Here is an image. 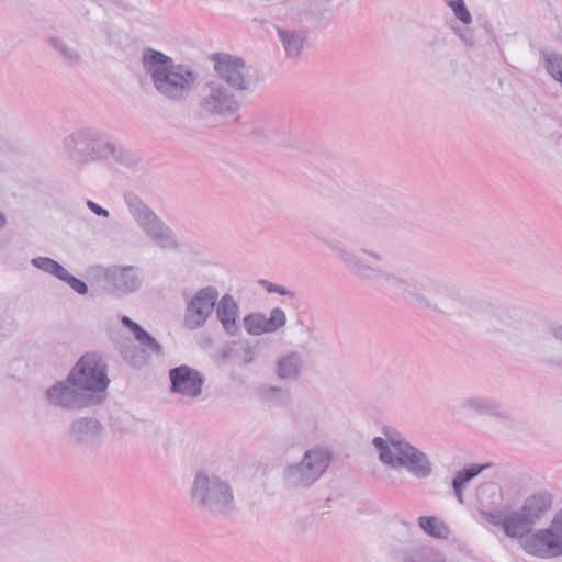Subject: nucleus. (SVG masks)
Wrapping results in <instances>:
<instances>
[{
	"label": "nucleus",
	"instance_id": "26",
	"mask_svg": "<svg viewBox=\"0 0 562 562\" xmlns=\"http://www.w3.org/2000/svg\"><path fill=\"white\" fill-rule=\"evenodd\" d=\"M52 274L56 276L58 279L66 281L70 276L68 271L60 266L58 262L56 263Z\"/></svg>",
	"mask_w": 562,
	"mask_h": 562
},
{
	"label": "nucleus",
	"instance_id": "11",
	"mask_svg": "<svg viewBox=\"0 0 562 562\" xmlns=\"http://www.w3.org/2000/svg\"><path fill=\"white\" fill-rule=\"evenodd\" d=\"M533 524L527 519V517L520 513L512 514L504 518L503 528L506 535L509 537H521L524 536Z\"/></svg>",
	"mask_w": 562,
	"mask_h": 562
},
{
	"label": "nucleus",
	"instance_id": "14",
	"mask_svg": "<svg viewBox=\"0 0 562 562\" xmlns=\"http://www.w3.org/2000/svg\"><path fill=\"white\" fill-rule=\"evenodd\" d=\"M485 465L476 467L471 465L470 468L459 472L457 476L453 480V488L456 494L459 497V501L462 502V488L467 484L468 481H470L472 477L476 476Z\"/></svg>",
	"mask_w": 562,
	"mask_h": 562
},
{
	"label": "nucleus",
	"instance_id": "10",
	"mask_svg": "<svg viewBox=\"0 0 562 562\" xmlns=\"http://www.w3.org/2000/svg\"><path fill=\"white\" fill-rule=\"evenodd\" d=\"M217 317L227 331L234 330L237 318V305L229 295L223 296L220 301Z\"/></svg>",
	"mask_w": 562,
	"mask_h": 562
},
{
	"label": "nucleus",
	"instance_id": "24",
	"mask_svg": "<svg viewBox=\"0 0 562 562\" xmlns=\"http://www.w3.org/2000/svg\"><path fill=\"white\" fill-rule=\"evenodd\" d=\"M209 484V477L204 474H198L194 481V491H205Z\"/></svg>",
	"mask_w": 562,
	"mask_h": 562
},
{
	"label": "nucleus",
	"instance_id": "15",
	"mask_svg": "<svg viewBox=\"0 0 562 562\" xmlns=\"http://www.w3.org/2000/svg\"><path fill=\"white\" fill-rule=\"evenodd\" d=\"M245 327L249 334L260 335L268 331L267 316L250 315L244 321Z\"/></svg>",
	"mask_w": 562,
	"mask_h": 562
},
{
	"label": "nucleus",
	"instance_id": "5",
	"mask_svg": "<svg viewBox=\"0 0 562 562\" xmlns=\"http://www.w3.org/2000/svg\"><path fill=\"white\" fill-rule=\"evenodd\" d=\"M171 391L182 396L196 397L202 392L204 380L199 371L188 366L170 370Z\"/></svg>",
	"mask_w": 562,
	"mask_h": 562
},
{
	"label": "nucleus",
	"instance_id": "29",
	"mask_svg": "<svg viewBox=\"0 0 562 562\" xmlns=\"http://www.w3.org/2000/svg\"><path fill=\"white\" fill-rule=\"evenodd\" d=\"M220 487L225 490V491H227V495H228L227 496V501L232 499L233 495H232V492H231L229 487L226 484H224V483L220 484Z\"/></svg>",
	"mask_w": 562,
	"mask_h": 562
},
{
	"label": "nucleus",
	"instance_id": "7",
	"mask_svg": "<svg viewBox=\"0 0 562 562\" xmlns=\"http://www.w3.org/2000/svg\"><path fill=\"white\" fill-rule=\"evenodd\" d=\"M214 67L218 75L238 89H246L244 63L231 55L215 54L213 56Z\"/></svg>",
	"mask_w": 562,
	"mask_h": 562
},
{
	"label": "nucleus",
	"instance_id": "17",
	"mask_svg": "<svg viewBox=\"0 0 562 562\" xmlns=\"http://www.w3.org/2000/svg\"><path fill=\"white\" fill-rule=\"evenodd\" d=\"M285 314L280 308L271 311L270 316L267 317L268 331H274L285 324Z\"/></svg>",
	"mask_w": 562,
	"mask_h": 562
},
{
	"label": "nucleus",
	"instance_id": "30",
	"mask_svg": "<svg viewBox=\"0 0 562 562\" xmlns=\"http://www.w3.org/2000/svg\"><path fill=\"white\" fill-rule=\"evenodd\" d=\"M4 224V218L0 215V226Z\"/></svg>",
	"mask_w": 562,
	"mask_h": 562
},
{
	"label": "nucleus",
	"instance_id": "13",
	"mask_svg": "<svg viewBox=\"0 0 562 562\" xmlns=\"http://www.w3.org/2000/svg\"><path fill=\"white\" fill-rule=\"evenodd\" d=\"M418 525L427 535L434 538L445 539L449 535V528L436 516H420Z\"/></svg>",
	"mask_w": 562,
	"mask_h": 562
},
{
	"label": "nucleus",
	"instance_id": "20",
	"mask_svg": "<svg viewBox=\"0 0 562 562\" xmlns=\"http://www.w3.org/2000/svg\"><path fill=\"white\" fill-rule=\"evenodd\" d=\"M296 372V364L292 358H286L279 363V373L283 378L291 376Z\"/></svg>",
	"mask_w": 562,
	"mask_h": 562
},
{
	"label": "nucleus",
	"instance_id": "3",
	"mask_svg": "<svg viewBox=\"0 0 562 562\" xmlns=\"http://www.w3.org/2000/svg\"><path fill=\"white\" fill-rule=\"evenodd\" d=\"M105 364L94 352L85 353L69 373L68 381L77 389L102 392L109 385Z\"/></svg>",
	"mask_w": 562,
	"mask_h": 562
},
{
	"label": "nucleus",
	"instance_id": "12",
	"mask_svg": "<svg viewBox=\"0 0 562 562\" xmlns=\"http://www.w3.org/2000/svg\"><path fill=\"white\" fill-rule=\"evenodd\" d=\"M122 323L131 330L137 342L142 346L143 350L158 352L160 350L157 341L140 326L131 321L128 317H123Z\"/></svg>",
	"mask_w": 562,
	"mask_h": 562
},
{
	"label": "nucleus",
	"instance_id": "22",
	"mask_svg": "<svg viewBox=\"0 0 562 562\" xmlns=\"http://www.w3.org/2000/svg\"><path fill=\"white\" fill-rule=\"evenodd\" d=\"M33 263L37 268L52 273L57 262L50 258H37L33 260Z\"/></svg>",
	"mask_w": 562,
	"mask_h": 562
},
{
	"label": "nucleus",
	"instance_id": "16",
	"mask_svg": "<svg viewBox=\"0 0 562 562\" xmlns=\"http://www.w3.org/2000/svg\"><path fill=\"white\" fill-rule=\"evenodd\" d=\"M281 37L286 53L292 56L297 55L303 46V40L297 35L286 37L284 33H281Z\"/></svg>",
	"mask_w": 562,
	"mask_h": 562
},
{
	"label": "nucleus",
	"instance_id": "6",
	"mask_svg": "<svg viewBox=\"0 0 562 562\" xmlns=\"http://www.w3.org/2000/svg\"><path fill=\"white\" fill-rule=\"evenodd\" d=\"M217 291L213 288L201 290L191 301L187 322L191 327L201 326L212 314L217 299Z\"/></svg>",
	"mask_w": 562,
	"mask_h": 562
},
{
	"label": "nucleus",
	"instance_id": "9",
	"mask_svg": "<svg viewBox=\"0 0 562 562\" xmlns=\"http://www.w3.org/2000/svg\"><path fill=\"white\" fill-rule=\"evenodd\" d=\"M329 453L325 449H315L305 453L303 465L310 471L307 477L314 479L322 474L329 461Z\"/></svg>",
	"mask_w": 562,
	"mask_h": 562
},
{
	"label": "nucleus",
	"instance_id": "18",
	"mask_svg": "<svg viewBox=\"0 0 562 562\" xmlns=\"http://www.w3.org/2000/svg\"><path fill=\"white\" fill-rule=\"evenodd\" d=\"M449 5L460 21L463 23H469L471 21V15L467 10L463 0H450Z\"/></svg>",
	"mask_w": 562,
	"mask_h": 562
},
{
	"label": "nucleus",
	"instance_id": "4",
	"mask_svg": "<svg viewBox=\"0 0 562 562\" xmlns=\"http://www.w3.org/2000/svg\"><path fill=\"white\" fill-rule=\"evenodd\" d=\"M521 546L528 553L541 558L562 555V509L554 514L549 528L525 537Z\"/></svg>",
	"mask_w": 562,
	"mask_h": 562
},
{
	"label": "nucleus",
	"instance_id": "21",
	"mask_svg": "<svg viewBox=\"0 0 562 562\" xmlns=\"http://www.w3.org/2000/svg\"><path fill=\"white\" fill-rule=\"evenodd\" d=\"M66 392H68V386L66 385H63V384H59V385H56L54 386L49 392H48V395H49V398L56 403V404H63V400L60 398V396L63 394H65Z\"/></svg>",
	"mask_w": 562,
	"mask_h": 562
},
{
	"label": "nucleus",
	"instance_id": "2",
	"mask_svg": "<svg viewBox=\"0 0 562 562\" xmlns=\"http://www.w3.org/2000/svg\"><path fill=\"white\" fill-rule=\"evenodd\" d=\"M373 445L380 450L381 460L392 467L403 465L417 476H425L430 471L424 454L407 442L389 440L384 446L383 439L378 437Z\"/></svg>",
	"mask_w": 562,
	"mask_h": 562
},
{
	"label": "nucleus",
	"instance_id": "19",
	"mask_svg": "<svg viewBox=\"0 0 562 562\" xmlns=\"http://www.w3.org/2000/svg\"><path fill=\"white\" fill-rule=\"evenodd\" d=\"M549 72L562 83V57L554 56L548 60Z\"/></svg>",
	"mask_w": 562,
	"mask_h": 562
},
{
	"label": "nucleus",
	"instance_id": "27",
	"mask_svg": "<svg viewBox=\"0 0 562 562\" xmlns=\"http://www.w3.org/2000/svg\"><path fill=\"white\" fill-rule=\"evenodd\" d=\"M261 283L266 286L268 292H278L282 295H285L288 293L284 289L280 288L278 285H274L268 281H261Z\"/></svg>",
	"mask_w": 562,
	"mask_h": 562
},
{
	"label": "nucleus",
	"instance_id": "8",
	"mask_svg": "<svg viewBox=\"0 0 562 562\" xmlns=\"http://www.w3.org/2000/svg\"><path fill=\"white\" fill-rule=\"evenodd\" d=\"M552 506V496L547 492H538L530 495L524 503L521 513L532 524L547 514Z\"/></svg>",
	"mask_w": 562,
	"mask_h": 562
},
{
	"label": "nucleus",
	"instance_id": "25",
	"mask_svg": "<svg viewBox=\"0 0 562 562\" xmlns=\"http://www.w3.org/2000/svg\"><path fill=\"white\" fill-rule=\"evenodd\" d=\"M482 516H483V519L486 522H488V524H492V525H495V526H497V525H502L503 526V520L504 519H502L501 515H498V514H492V513L484 512V513H482Z\"/></svg>",
	"mask_w": 562,
	"mask_h": 562
},
{
	"label": "nucleus",
	"instance_id": "28",
	"mask_svg": "<svg viewBox=\"0 0 562 562\" xmlns=\"http://www.w3.org/2000/svg\"><path fill=\"white\" fill-rule=\"evenodd\" d=\"M89 205L90 207L97 213V214H104L106 215L108 212L105 210H103L102 207H100L99 205L92 203V202H89Z\"/></svg>",
	"mask_w": 562,
	"mask_h": 562
},
{
	"label": "nucleus",
	"instance_id": "23",
	"mask_svg": "<svg viewBox=\"0 0 562 562\" xmlns=\"http://www.w3.org/2000/svg\"><path fill=\"white\" fill-rule=\"evenodd\" d=\"M66 282L70 285V288L79 294H86L88 288L86 283L72 276H69Z\"/></svg>",
	"mask_w": 562,
	"mask_h": 562
},
{
	"label": "nucleus",
	"instance_id": "1",
	"mask_svg": "<svg viewBox=\"0 0 562 562\" xmlns=\"http://www.w3.org/2000/svg\"><path fill=\"white\" fill-rule=\"evenodd\" d=\"M144 67L153 76L156 88L169 98L180 95L194 81L190 71L175 67L171 58L160 52L148 50L144 55Z\"/></svg>",
	"mask_w": 562,
	"mask_h": 562
}]
</instances>
